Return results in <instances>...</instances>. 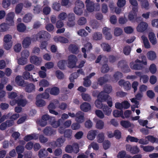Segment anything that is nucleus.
Returning <instances> with one entry per match:
<instances>
[{
  "label": "nucleus",
  "mask_w": 158,
  "mask_h": 158,
  "mask_svg": "<svg viewBox=\"0 0 158 158\" xmlns=\"http://www.w3.org/2000/svg\"><path fill=\"white\" fill-rule=\"evenodd\" d=\"M118 83L119 85L123 87L126 90H129L131 88V85L128 81H125L122 79L119 81Z\"/></svg>",
  "instance_id": "obj_13"
},
{
  "label": "nucleus",
  "mask_w": 158,
  "mask_h": 158,
  "mask_svg": "<svg viewBox=\"0 0 158 158\" xmlns=\"http://www.w3.org/2000/svg\"><path fill=\"white\" fill-rule=\"evenodd\" d=\"M68 66L70 68L74 67L78 61L77 56L73 54L69 55L68 57Z\"/></svg>",
  "instance_id": "obj_4"
},
{
  "label": "nucleus",
  "mask_w": 158,
  "mask_h": 158,
  "mask_svg": "<svg viewBox=\"0 0 158 158\" xmlns=\"http://www.w3.org/2000/svg\"><path fill=\"white\" fill-rule=\"evenodd\" d=\"M141 5L142 8L146 10H148L149 8V4L147 0H143L141 2Z\"/></svg>",
  "instance_id": "obj_39"
},
{
  "label": "nucleus",
  "mask_w": 158,
  "mask_h": 158,
  "mask_svg": "<svg viewBox=\"0 0 158 158\" xmlns=\"http://www.w3.org/2000/svg\"><path fill=\"white\" fill-rule=\"evenodd\" d=\"M32 15L31 14L28 13L26 14L23 18V21L25 23L30 22L32 18Z\"/></svg>",
  "instance_id": "obj_48"
},
{
  "label": "nucleus",
  "mask_w": 158,
  "mask_h": 158,
  "mask_svg": "<svg viewBox=\"0 0 158 158\" xmlns=\"http://www.w3.org/2000/svg\"><path fill=\"white\" fill-rule=\"evenodd\" d=\"M9 25V23L7 24L4 23L0 25V31L2 32L7 31L9 28V26H10Z\"/></svg>",
  "instance_id": "obj_46"
},
{
  "label": "nucleus",
  "mask_w": 158,
  "mask_h": 158,
  "mask_svg": "<svg viewBox=\"0 0 158 158\" xmlns=\"http://www.w3.org/2000/svg\"><path fill=\"white\" fill-rule=\"evenodd\" d=\"M126 150L133 154H137L139 152V149L137 146H131L129 144L126 145Z\"/></svg>",
  "instance_id": "obj_8"
},
{
  "label": "nucleus",
  "mask_w": 158,
  "mask_h": 158,
  "mask_svg": "<svg viewBox=\"0 0 158 158\" xmlns=\"http://www.w3.org/2000/svg\"><path fill=\"white\" fill-rule=\"evenodd\" d=\"M23 98V95H20L16 99L11 100L10 101V104L13 106L17 103L19 106L24 107L27 103V102L26 99Z\"/></svg>",
  "instance_id": "obj_2"
},
{
  "label": "nucleus",
  "mask_w": 158,
  "mask_h": 158,
  "mask_svg": "<svg viewBox=\"0 0 158 158\" xmlns=\"http://www.w3.org/2000/svg\"><path fill=\"white\" fill-rule=\"evenodd\" d=\"M42 59L41 58H39L35 56H32L30 58V62L35 64L39 65L41 62Z\"/></svg>",
  "instance_id": "obj_24"
},
{
  "label": "nucleus",
  "mask_w": 158,
  "mask_h": 158,
  "mask_svg": "<svg viewBox=\"0 0 158 158\" xmlns=\"http://www.w3.org/2000/svg\"><path fill=\"white\" fill-rule=\"evenodd\" d=\"M31 38L29 37H27L25 38L22 42V44L24 48H27L31 45Z\"/></svg>",
  "instance_id": "obj_16"
},
{
  "label": "nucleus",
  "mask_w": 158,
  "mask_h": 158,
  "mask_svg": "<svg viewBox=\"0 0 158 158\" xmlns=\"http://www.w3.org/2000/svg\"><path fill=\"white\" fill-rule=\"evenodd\" d=\"M12 39V35L10 34H6L4 36L3 40L4 46L6 50H9L11 48L13 44Z\"/></svg>",
  "instance_id": "obj_3"
},
{
  "label": "nucleus",
  "mask_w": 158,
  "mask_h": 158,
  "mask_svg": "<svg viewBox=\"0 0 158 158\" xmlns=\"http://www.w3.org/2000/svg\"><path fill=\"white\" fill-rule=\"evenodd\" d=\"M30 55V52L27 50L25 49L23 51L21 52V56L24 59L27 58Z\"/></svg>",
  "instance_id": "obj_56"
},
{
  "label": "nucleus",
  "mask_w": 158,
  "mask_h": 158,
  "mask_svg": "<svg viewBox=\"0 0 158 158\" xmlns=\"http://www.w3.org/2000/svg\"><path fill=\"white\" fill-rule=\"evenodd\" d=\"M113 114L114 116L115 117H118L121 116L123 118H124L123 115V112L122 111L115 110L113 111Z\"/></svg>",
  "instance_id": "obj_49"
},
{
  "label": "nucleus",
  "mask_w": 158,
  "mask_h": 158,
  "mask_svg": "<svg viewBox=\"0 0 158 158\" xmlns=\"http://www.w3.org/2000/svg\"><path fill=\"white\" fill-rule=\"evenodd\" d=\"M49 89H47L45 90V92L42 94H40L37 95L38 97H40L41 98L44 99H47L49 97V94L46 92L47 91H48Z\"/></svg>",
  "instance_id": "obj_47"
},
{
  "label": "nucleus",
  "mask_w": 158,
  "mask_h": 158,
  "mask_svg": "<svg viewBox=\"0 0 158 158\" xmlns=\"http://www.w3.org/2000/svg\"><path fill=\"white\" fill-rule=\"evenodd\" d=\"M92 37L94 40H100L102 38V35L100 32H96L93 34Z\"/></svg>",
  "instance_id": "obj_38"
},
{
  "label": "nucleus",
  "mask_w": 158,
  "mask_h": 158,
  "mask_svg": "<svg viewBox=\"0 0 158 158\" xmlns=\"http://www.w3.org/2000/svg\"><path fill=\"white\" fill-rule=\"evenodd\" d=\"M100 94L99 98H101L104 100V101H106L108 105L110 107H111L113 105L112 101V98L109 95L107 94H106L103 92V95Z\"/></svg>",
  "instance_id": "obj_6"
},
{
  "label": "nucleus",
  "mask_w": 158,
  "mask_h": 158,
  "mask_svg": "<svg viewBox=\"0 0 158 158\" xmlns=\"http://www.w3.org/2000/svg\"><path fill=\"white\" fill-rule=\"evenodd\" d=\"M138 10V8L133 7L132 11L129 13L128 18L130 20H133L135 16H136V13Z\"/></svg>",
  "instance_id": "obj_21"
},
{
  "label": "nucleus",
  "mask_w": 158,
  "mask_h": 158,
  "mask_svg": "<svg viewBox=\"0 0 158 158\" xmlns=\"http://www.w3.org/2000/svg\"><path fill=\"white\" fill-rule=\"evenodd\" d=\"M17 29L18 31L21 32H24L26 29L25 24L22 23H20L17 25Z\"/></svg>",
  "instance_id": "obj_41"
},
{
  "label": "nucleus",
  "mask_w": 158,
  "mask_h": 158,
  "mask_svg": "<svg viewBox=\"0 0 158 158\" xmlns=\"http://www.w3.org/2000/svg\"><path fill=\"white\" fill-rule=\"evenodd\" d=\"M105 124L104 122L101 120H98L96 123V128L99 130H102L104 128Z\"/></svg>",
  "instance_id": "obj_29"
},
{
  "label": "nucleus",
  "mask_w": 158,
  "mask_h": 158,
  "mask_svg": "<svg viewBox=\"0 0 158 158\" xmlns=\"http://www.w3.org/2000/svg\"><path fill=\"white\" fill-rule=\"evenodd\" d=\"M39 135L38 134H33L27 135L24 138V139L27 141L32 139H38Z\"/></svg>",
  "instance_id": "obj_25"
},
{
  "label": "nucleus",
  "mask_w": 158,
  "mask_h": 158,
  "mask_svg": "<svg viewBox=\"0 0 158 158\" xmlns=\"http://www.w3.org/2000/svg\"><path fill=\"white\" fill-rule=\"evenodd\" d=\"M75 121L77 123H81L85 120V114L81 111H79L76 114Z\"/></svg>",
  "instance_id": "obj_7"
},
{
  "label": "nucleus",
  "mask_w": 158,
  "mask_h": 158,
  "mask_svg": "<svg viewBox=\"0 0 158 158\" xmlns=\"http://www.w3.org/2000/svg\"><path fill=\"white\" fill-rule=\"evenodd\" d=\"M123 32V30L119 27L115 28L114 31V36H118L121 35Z\"/></svg>",
  "instance_id": "obj_52"
},
{
  "label": "nucleus",
  "mask_w": 158,
  "mask_h": 158,
  "mask_svg": "<svg viewBox=\"0 0 158 158\" xmlns=\"http://www.w3.org/2000/svg\"><path fill=\"white\" fill-rule=\"evenodd\" d=\"M140 147L142 148L144 151L147 152H152L155 149V148L153 146L149 145L146 146L141 145Z\"/></svg>",
  "instance_id": "obj_33"
},
{
  "label": "nucleus",
  "mask_w": 158,
  "mask_h": 158,
  "mask_svg": "<svg viewBox=\"0 0 158 158\" xmlns=\"http://www.w3.org/2000/svg\"><path fill=\"white\" fill-rule=\"evenodd\" d=\"M87 10L89 12H92L94 11V2L86 4Z\"/></svg>",
  "instance_id": "obj_43"
},
{
  "label": "nucleus",
  "mask_w": 158,
  "mask_h": 158,
  "mask_svg": "<svg viewBox=\"0 0 158 158\" xmlns=\"http://www.w3.org/2000/svg\"><path fill=\"white\" fill-rule=\"evenodd\" d=\"M40 34V38L41 39H46L50 37V34L47 31H39Z\"/></svg>",
  "instance_id": "obj_45"
},
{
  "label": "nucleus",
  "mask_w": 158,
  "mask_h": 158,
  "mask_svg": "<svg viewBox=\"0 0 158 158\" xmlns=\"http://www.w3.org/2000/svg\"><path fill=\"white\" fill-rule=\"evenodd\" d=\"M141 38L145 48L147 49L150 48H151V46L147 38L145 35H142Z\"/></svg>",
  "instance_id": "obj_28"
},
{
  "label": "nucleus",
  "mask_w": 158,
  "mask_h": 158,
  "mask_svg": "<svg viewBox=\"0 0 158 158\" xmlns=\"http://www.w3.org/2000/svg\"><path fill=\"white\" fill-rule=\"evenodd\" d=\"M75 7L83 8L84 7V4L82 1L77 0L75 2Z\"/></svg>",
  "instance_id": "obj_60"
},
{
  "label": "nucleus",
  "mask_w": 158,
  "mask_h": 158,
  "mask_svg": "<svg viewBox=\"0 0 158 158\" xmlns=\"http://www.w3.org/2000/svg\"><path fill=\"white\" fill-rule=\"evenodd\" d=\"M15 16V14L14 12H10L8 13L6 16V20L9 22L10 26H14V18Z\"/></svg>",
  "instance_id": "obj_9"
},
{
  "label": "nucleus",
  "mask_w": 158,
  "mask_h": 158,
  "mask_svg": "<svg viewBox=\"0 0 158 158\" xmlns=\"http://www.w3.org/2000/svg\"><path fill=\"white\" fill-rule=\"evenodd\" d=\"M145 138L152 143L156 142L158 143V139L154 137L152 135H148L146 136Z\"/></svg>",
  "instance_id": "obj_54"
},
{
  "label": "nucleus",
  "mask_w": 158,
  "mask_h": 158,
  "mask_svg": "<svg viewBox=\"0 0 158 158\" xmlns=\"http://www.w3.org/2000/svg\"><path fill=\"white\" fill-rule=\"evenodd\" d=\"M65 151L68 153H72L74 152L77 153L79 151V147L78 144L77 143L73 144V146L68 145L65 148Z\"/></svg>",
  "instance_id": "obj_5"
},
{
  "label": "nucleus",
  "mask_w": 158,
  "mask_h": 158,
  "mask_svg": "<svg viewBox=\"0 0 158 158\" xmlns=\"http://www.w3.org/2000/svg\"><path fill=\"white\" fill-rule=\"evenodd\" d=\"M59 102L57 100H54L51 102L48 106V108L55 109L59 105Z\"/></svg>",
  "instance_id": "obj_37"
},
{
  "label": "nucleus",
  "mask_w": 158,
  "mask_h": 158,
  "mask_svg": "<svg viewBox=\"0 0 158 158\" xmlns=\"http://www.w3.org/2000/svg\"><path fill=\"white\" fill-rule=\"evenodd\" d=\"M69 50L73 53H77L79 51L77 47L73 44L70 45L69 47Z\"/></svg>",
  "instance_id": "obj_40"
},
{
  "label": "nucleus",
  "mask_w": 158,
  "mask_h": 158,
  "mask_svg": "<svg viewBox=\"0 0 158 158\" xmlns=\"http://www.w3.org/2000/svg\"><path fill=\"white\" fill-rule=\"evenodd\" d=\"M117 158H131V156L127 155L125 151H122L119 152L117 155Z\"/></svg>",
  "instance_id": "obj_26"
},
{
  "label": "nucleus",
  "mask_w": 158,
  "mask_h": 158,
  "mask_svg": "<svg viewBox=\"0 0 158 158\" xmlns=\"http://www.w3.org/2000/svg\"><path fill=\"white\" fill-rule=\"evenodd\" d=\"M101 46L104 51L110 52L111 51L110 46L107 43H103L101 44Z\"/></svg>",
  "instance_id": "obj_36"
},
{
  "label": "nucleus",
  "mask_w": 158,
  "mask_h": 158,
  "mask_svg": "<svg viewBox=\"0 0 158 158\" xmlns=\"http://www.w3.org/2000/svg\"><path fill=\"white\" fill-rule=\"evenodd\" d=\"M80 108L82 111L87 112L90 110L91 106L89 103L84 102L80 106Z\"/></svg>",
  "instance_id": "obj_17"
},
{
  "label": "nucleus",
  "mask_w": 158,
  "mask_h": 158,
  "mask_svg": "<svg viewBox=\"0 0 158 158\" xmlns=\"http://www.w3.org/2000/svg\"><path fill=\"white\" fill-rule=\"evenodd\" d=\"M59 88L56 87H54L52 88L50 91V94L54 95H57L59 94Z\"/></svg>",
  "instance_id": "obj_44"
},
{
  "label": "nucleus",
  "mask_w": 158,
  "mask_h": 158,
  "mask_svg": "<svg viewBox=\"0 0 158 158\" xmlns=\"http://www.w3.org/2000/svg\"><path fill=\"white\" fill-rule=\"evenodd\" d=\"M49 85L48 81L45 79H42L40 81L39 83V85L40 87H47Z\"/></svg>",
  "instance_id": "obj_51"
},
{
  "label": "nucleus",
  "mask_w": 158,
  "mask_h": 158,
  "mask_svg": "<svg viewBox=\"0 0 158 158\" xmlns=\"http://www.w3.org/2000/svg\"><path fill=\"white\" fill-rule=\"evenodd\" d=\"M110 79V76L106 75L102 77H100L98 80V83L100 85H102Z\"/></svg>",
  "instance_id": "obj_20"
},
{
  "label": "nucleus",
  "mask_w": 158,
  "mask_h": 158,
  "mask_svg": "<svg viewBox=\"0 0 158 158\" xmlns=\"http://www.w3.org/2000/svg\"><path fill=\"white\" fill-rule=\"evenodd\" d=\"M22 77L25 80H29L34 82H36L38 81L36 78L34 79L33 76L31 75L29 72L26 71L23 73Z\"/></svg>",
  "instance_id": "obj_10"
},
{
  "label": "nucleus",
  "mask_w": 158,
  "mask_h": 158,
  "mask_svg": "<svg viewBox=\"0 0 158 158\" xmlns=\"http://www.w3.org/2000/svg\"><path fill=\"white\" fill-rule=\"evenodd\" d=\"M62 122V119H60L57 121L55 120L53 121L51 123V125L53 127L57 128L60 125L61 123Z\"/></svg>",
  "instance_id": "obj_55"
},
{
  "label": "nucleus",
  "mask_w": 158,
  "mask_h": 158,
  "mask_svg": "<svg viewBox=\"0 0 158 158\" xmlns=\"http://www.w3.org/2000/svg\"><path fill=\"white\" fill-rule=\"evenodd\" d=\"M102 33L105 35L107 40H109L112 38V35L110 33V29L107 27H104L102 30Z\"/></svg>",
  "instance_id": "obj_15"
},
{
  "label": "nucleus",
  "mask_w": 158,
  "mask_h": 158,
  "mask_svg": "<svg viewBox=\"0 0 158 158\" xmlns=\"http://www.w3.org/2000/svg\"><path fill=\"white\" fill-rule=\"evenodd\" d=\"M91 148L95 150H98L99 148V147L98 144L95 142H92L91 143L89 146L88 149H90Z\"/></svg>",
  "instance_id": "obj_59"
},
{
  "label": "nucleus",
  "mask_w": 158,
  "mask_h": 158,
  "mask_svg": "<svg viewBox=\"0 0 158 158\" xmlns=\"http://www.w3.org/2000/svg\"><path fill=\"white\" fill-rule=\"evenodd\" d=\"M148 59L151 60H154L156 58V52L153 51L148 52L146 54Z\"/></svg>",
  "instance_id": "obj_22"
},
{
  "label": "nucleus",
  "mask_w": 158,
  "mask_h": 158,
  "mask_svg": "<svg viewBox=\"0 0 158 158\" xmlns=\"http://www.w3.org/2000/svg\"><path fill=\"white\" fill-rule=\"evenodd\" d=\"M146 65L147 64V62L146 61H142L137 59L135 60V62L132 61L129 64L130 68L132 69L135 70H141L143 68L142 64Z\"/></svg>",
  "instance_id": "obj_1"
},
{
  "label": "nucleus",
  "mask_w": 158,
  "mask_h": 158,
  "mask_svg": "<svg viewBox=\"0 0 158 158\" xmlns=\"http://www.w3.org/2000/svg\"><path fill=\"white\" fill-rule=\"evenodd\" d=\"M122 74L120 72H117L114 74L113 77L110 79L113 81H117L119 78L122 77Z\"/></svg>",
  "instance_id": "obj_34"
},
{
  "label": "nucleus",
  "mask_w": 158,
  "mask_h": 158,
  "mask_svg": "<svg viewBox=\"0 0 158 158\" xmlns=\"http://www.w3.org/2000/svg\"><path fill=\"white\" fill-rule=\"evenodd\" d=\"M86 19L84 17L80 18L77 21V23L79 25H84L86 24Z\"/></svg>",
  "instance_id": "obj_61"
},
{
  "label": "nucleus",
  "mask_w": 158,
  "mask_h": 158,
  "mask_svg": "<svg viewBox=\"0 0 158 158\" xmlns=\"http://www.w3.org/2000/svg\"><path fill=\"white\" fill-rule=\"evenodd\" d=\"M149 70L152 74L156 73L157 71V68L156 65L154 64H151L149 67Z\"/></svg>",
  "instance_id": "obj_63"
},
{
  "label": "nucleus",
  "mask_w": 158,
  "mask_h": 158,
  "mask_svg": "<svg viewBox=\"0 0 158 158\" xmlns=\"http://www.w3.org/2000/svg\"><path fill=\"white\" fill-rule=\"evenodd\" d=\"M15 81L16 83L19 86H23L24 85V81L22 79L21 76H17L15 78Z\"/></svg>",
  "instance_id": "obj_35"
},
{
  "label": "nucleus",
  "mask_w": 158,
  "mask_h": 158,
  "mask_svg": "<svg viewBox=\"0 0 158 158\" xmlns=\"http://www.w3.org/2000/svg\"><path fill=\"white\" fill-rule=\"evenodd\" d=\"M85 127L88 129L91 128L93 126V123L89 119L86 120L84 123Z\"/></svg>",
  "instance_id": "obj_58"
},
{
  "label": "nucleus",
  "mask_w": 158,
  "mask_h": 158,
  "mask_svg": "<svg viewBox=\"0 0 158 158\" xmlns=\"http://www.w3.org/2000/svg\"><path fill=\"white\" fill-rule=\"evenodd\" d=\"M48 153L45 149H41L39 152L38 156L40 158H43L47 156Z\"/></svg>",
  "instance_id": "obj_42"
},
{
  "label": "nucleus",
  "mask_w": 158,
  "mask_h": 158,
  "mask_svg": "<svg viewBox=\"0 0 158 158\" xmlns=\"http://www.w3.org/2000/svg\"><path fill=\"white\" fill-rule=\"evenodd\" d=\"M97 139V141L98 143H102L105 139L104 133L102 132L99 133L98 135Z\"/></svg>",
  "instance_id": "obj_50"
},
{
  "label": "nucleus",
  "mask_w": 158,
  "mask_h": 158,
  "mask_svg": "<svg viewBox=\"0 0 158 158\" xmlns=\"http://www.w3.org/2000/svg\"><path fill=\"white\" fill-rule=\"evenodd\" d=\"M77 34L81 37H86L88 35V33L84 29H81L77 32Z\"/></svg>",
  "instance_id": "obj_57"
},
{
  "label": "nucleus",
  "mask_w": 158,
  "mask_h": 158,
  "mask_svg": "<svg viewBox=\"0 0 158 158\" xmlns=\"http://www.w3.org/2000/svg\"><path fill=\"white\" fill-rule=\"evenodd\" d=\"M43 133L46 135L51 136L56 133V131L51 127H47L43 130Z\"/></svg>",
  "instance_id": "obj_14"
},
{
  "label": "nucleus",
  "mask_w": 158,
  "mask_h": 158,
  "mask_svg": "<svg viewBox=\"0 0 158 158\" xmlns=\"http://www.w3.org/2000/svg\"><path fill=\"white\" fill-rule=\"evenodd\" d=\"M92 48L91 44L90 43H87L85 46V47L82 48V51L84 53V57L85 58H87V54L86 51L87 52Z\"/></svg>",
  "instance_id": "obj_23"
},
{
  "label": "nucleus",
  "mask_w": 158,
  "mask_h": 158,
  "mask_svg": "<svg viewBox=\"0 0 158 158\" xmlns=\"http://www.w3.org/2000/svg\"><path fill=\"white\" fill-rule=\"evenodd\" d=\"M89 24L93 29H96L98 27L99 24L95 20H91L89 23Z\"/></svg>",
  "instance_id": "obj_64"
},
{
  "label": "nucleus",
  "mask_w": 158,
  "mask_h": 158,
  "mask_svg": "<svg viewBox=\"0 0 158 158\" xmlns=\"http://www.w3.org/2000/svg\"><path fill=\"white\" fill-rule=\"evenodd\" d=\"M35 85L32 83H30L27 85L25 88V90L28 93H31L35 90Z\"/></svg>",
  "instance_id": "obj_31"
},
{
  "label": "nucleus",
  "mask_w": 158,
  "mask_h": 158,
  "mask_svg": "<svg viewBox=\"0 0 158 158\" xmlns=\"http://www.w3.org/2000/svg\"><path fill=\"white\" fill-rule=\"evenodd\" d=\"M102 109L105 115L107 116H109L111 114L112 112V109L107 105H104Z\"/></svg>",
  "instance_id": "obj_30"
},
{
  "label": "nucleus",
  "mask_w": 158,
  "mask_h": 158,
  "mask_svg": "<svg viewBox=\"0 0 158 158\" xmlns=\"http://www.w3.org/2000/svg\"><path fill=\"white\" fill-rule=\"evenodd\" d=\"M120 124L122 126L126 128H127L130 127H134V125L133 124L127 121H122L120 122Z\"/></svg>",
  "instance_id": "obj_32"
},
{
  "label": "nucleus",
  "mask_w": 158,
  "mask_h": 158,
  "mask_svg": "<svg viewBox=\"0 0 158 158\" xmlns=\"http://www.w3.org/2000/svg\"><path fill=\"white\" fill-rule=\"evenodd\" d=\"M97 133L96 130H92L89 131L87 135V138L90 140H93L95 138Z\"/></svg>",
  "instance_id": "obj_18"
},
{
  "label": "nucleus",
  "mask_w": 158,
  "mask_h": 158,
  "mask_svg": "<svg viewBox=\"0 0 158 158\" xmlns=\"http://www.w3.org/2000/svg\"><path fill=\"white\" fill-rule=\"evenodd\" d=\"M35 104L38 106L42 107L45 106L46 103L44 100L40 97H38V96L37 95L36 97Z\"/></svg>",
  "instance_id": "obj_27"
},
{
  "label": "nucleus",
  "mask_w": 158,
  "mask_h": 158,
  "mask_svg": "<svg viewBox=\"0 0 158 158\" xmlns=\"http://www.w3.org/2000/svg\"><path fill=\"white\" fill-rule=\"evenodd\" d=\"M148 27V24L146 22H143L138 24L136 27V29L138 31L142 32L147 29Z\"/></svg>",
  "instance_id": "obj_11"
},
{
  "label": "nucleus",
  "mask_w": 158,
  "mask_h": 158,
  "mask_svg": "<svg viewBox=\"0 0 158 158\" xmlns=\"http://www.w3.org/2000/svg\"><path fill=\"white\" fill-rule=\"evenodd\" d=\"M66 64V60H61L58 62L57 64V66L60 69H64Z\"/></svg>",
  "instance_id": "obj_53"
},
{
  "label": "nucleus",
  "mask_w": 158,
  "mask_h": 158,
  "mask_svg": "<svg viewBox=\"0 0 158 158\" xmlns=\"http://www.w3.org/2000/svg\"><path fill=\"white\" fill-rule=\"evenodd\" d=\"M81 96L83 100L85 101L89 102L91 100V96L88 94L82 93L81 94Z\"/></svg>",
  "instance_id": "obj_62"
},
{
  "label": "nucleus",
  "mask_w": 158,
  "mask_h": 158,
  "mask_svg": "<svg viewBox=\"0 0 158 158\" xmlns=\"http://www.w3.org/2000/svg\"><path fill=\"white\" fill-rule=\"evenodd\" d=\"M100 94L103 95V92L102 91L99 93L98 96V99L95 102V104L96 106L98 108L101 109L103 107L104 105L102 103V102H104V100L102 99L99 98V96ZM103 95H102L103 96Z\"/></svg>",
  "instance_id": "obj_12"
},
{
  "label": "nucleus",
  "mask_w": 158,
  "mask_h": 158,
  "mask_svg": "<svg viewBox=\"0 0 158 158\" xmlns=\"http://www.w3.org/2000/svg\"><path fill=\"white\" fill-rule=\"evenodd\" d=\"M149 40L153 45H156L157 43V40L155 34L152 32H150L148 34Z\"/></svg>",
  "instance_id": "obj_19"
}]
</instances>
